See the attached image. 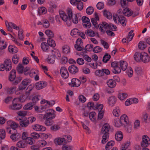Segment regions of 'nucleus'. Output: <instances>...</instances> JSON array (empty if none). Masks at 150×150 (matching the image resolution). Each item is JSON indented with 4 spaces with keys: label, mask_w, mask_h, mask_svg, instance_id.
I'll use <instances>...</instances> for the list:
<instances>
[{
    "label": "nucleus",
    "mask_w": 150,
    "mask_h": 150,
    "mask_svg": "<svg viewBox=\"0 0 150 150\" xmlns=\"http://www.w3.org/2000/svg\"><path fill=\"white\" fill-rule=\"evenodd\" d=\"M6 27L8 31L12 32V28L18 30V35L19 39L21 40H23L24 36L23 34V31L20 29L19 27L17 26L14 23L12 22H8L7 21H5Z\"/></svg>",
    "instance_id": "1"
},
{
    "label": "nucleus",
    "mask_w": 150,
    "mask_h": 150,
    "mask_svg": "<svg viewBox=\"0 0 150 150\" xmlns=\"http://www.w3.org/2000/svg\"><path fill=\"white\" fill-rule=\"evenodd\" d=\"M113 20L115 23L118 24H120L123 26H125L126 24V20L125 18L122 16L115 14L113 15Z\"/></svg>",
    "instance_id": "2"
},
{
    "label": "nucleus",
    "mask_w": 150,
    "mask_h": 150,
    "mask_svg": "<svg viewBox=\"0 0 150 150\" xmlns=\"http://www.w3.org/2000/svg\"><path fill=\"white\" fill-rule=\"evenodd\" d=\"M19 99L15 98L12 101V104L9 106L10 109L13 110H17L21 109L23 107L22 105L19 103Z\"/></svg>",
    "instance_id": "3"
},
{
    "label": "nucleus",
    "mask_w": 150,
    "mask_h": 150,
    "mask_svg": "<svg viewBox=\"0 0 150 150\" xmlns=\"http://www.w3.org/2000/svg\"><path fill=\"white\" fill-rule=\"evenodd\" d=\"M55 111L53 109H48L47 110L43 118L44 119H53L55 117Z\"/></svg>",
    "instance_id": "4"
},
{
    "label": "nucleus",
    "mask_w": 150,
    "mask_h": 150,
    "mask_svg": "<svg viewBox=\"0 0 150 150\" xmlns=\"http://www.w3.org/2000/svg\"><path fill=\"white\" fill-rule=\"evenodd\" d=\"M60 18L65 22V24L68 26H70L71 24V22L70 19L68 18L67 15L64 11H61L59 13Z\"/></svg>",
    "instance_id": "5"
},
{
    "label": "nucleus",
    "mask_w": 150,
    "mask_h": 150,
    "mask_svg": "<svg viewBox=\"0 0 150 150\" xmlns=\"http://www.w3.org/2000/svg\"><path fill=\"white\" fill-rule=\"evenodd\" d=\"M119 62H114L111 63V66L112 68V71L114 74H117L120 72L121 69L119 67Z\"/></svg>",
    "instance_id": "6"
},
{
    "label": "nucleus",
    "mask_w": 150,
    "mask_h": 150,
    "mask_svg": "<svg viewBox=\"0 0 150 150\" xmlns=\"http://www.w3.org/2000/svg\"><path fill=\"white\" fill-rule=\"evenodd\" d=\"M70 3L73 5H77V8L79 10H81L83 8V4L80 0H71Z\"/></svg>",
    "instance_id": "7"
},
{
    "label": "nucleus",
    "mask_w": 150,
    "mask_h": 150,
    "mask_svg": "<svg viewBox=\"0 0 150 150\" xmlns=\"http://www.w3.org/2000/svg\"><path fill=\"white\" fill-rule=\"evenodd\" d=\"M109 27V25L106 22H102L101 23L99 24L98 26V28H99L101 32L103 33H105Z\"/></svg>",
    "instance_id": "8"
},
{
    "label": "nucleus",
    "mask_w": 150,
    "mask_h": 150,
    "mask_svg": "<svg viewBox=\"0 0 150 150\" xmlns=\"http://www.w3.org/2000/svg\"><path fill=\"white\" fill-rule=\"evenodd\" d=\"M29 70V67H26L25 69L22 64H19L17 67V71L19 74L23 73L25 75H27L28 73L27 72Z\"/></svg>",
    "instance_id": "9"
},
{
    "label": "nucleus",
    "mask_w": 150,
    "mask_h": 150,
    "mask_svg": "<svg viewBox=\"0 0 150 150\" xmlns=\"http://www.w3.org/2000/svg\"><path fill=\"white\" fill-rule=\"evenodd\" d=\"M150 144V139L146 135H144L142 137V142L141 145L142 147H147Z\"/></svg>",
    "instance_id": "10"
},
{
    "label": "nucleus",
    "mask_w": 150,
    "mask_h": 150,
    "mask_svg": "<svg viewBox=\"0 0 150 150\" xmlns=\"http://www.w3.org/2000/svg\"><path fill=\"white\" fill-rule=\"evenodd\" d=\"M40 103L42 104H44V105L45 106L44 107V108L45 109L48 107L52 106L55 104V102L54 100L47 101L43 99L41 100Z\"/></svg>",
    "instance_id": "11"
},
{
    "label": "nucleus",
    "mask_w": 150,
    "mask_h": 150,
    "mask_svg": "<svg viewBox=\"0 0 150 150\" xmlns=\"http://www.w3.org/2000/svg\"><path fill=\"white\" fill-rule=\"evenodd\" d=\"M60 72L62 77L65 79L67 78L69 76V74L67 69L64 67H62Z\"/></svg>",
    "instance_id": "12"
},
{
    "label": "nucleus",
    "mask_w": 150,
    "mask_h": 150,
    "mask_svg": "<svg viewBox=\"0 0 150 150\" xmlns=\"http://www.w3.org/2000/svg\"><path fill=\"white\" fill-rule=\"evenodd\" d=\"M47 86V83L44 81H41L37 82L35 85V88L37 90H40L45 88Z\"/></svg>",
    "instance_id": "13"
},
{
    "label": "nucleus",
    "mask_w": 150,
    "mask_h": 150,
    "mask_svg": "<svg viewBox=\"0 0 150 150\" xmlns=\"http://www.w3.org/2000/svg\"><path fill=\"white\" fill-rule=\"evenodd\" d=\"M32 129L36 131L40 132H44L46 130V127L39 124L34 125L32 126Z\"/></svg>",
    "instance_id": "14"
},
{
    "label": "nucleus",
    "mask_w": 150,
    "mask_h": 150,
    "mask_svg": "<svg viewBox=\"0 0 150 150\" xmlns=\"http://www.w3.org/2000/svg\"><path fill=\"white\" fill-rule=\"evenodd\" d=\"M81 84L80 81L76 78H73L71 80V82H69L68 84L71 87H78Z\"/></svg>",
    "instance_id": "15"
},
{
    "label": "nucleus",
    "mask_w": 150,
    "mask_h": 150,
    "mask_svg": "<svg viewBox=\"0 0 150 150\" xmlns=\"http://www.w3.org/2000/svg\"><path fill=\"white\" fill-rule=\"evenodd\" d=\"M3 64L6 68V71H9L11 70L12 68V65L10 59H5L4 61Z\"/></svg>",
    "instance_id": "16"
},
{
    "label": "nucleus",
    "mask_w": 150,
    "mask_h": 150,
    "mask_svg": "<svg viewBox=\"0 0 150 150\" xmlns=\"http://www.w3.org/2000/svg\"><path fill=\"white\" fill-rule=\"evenodd\" d=\"M26 88L20 85L18 86V89L15 91V93L16 95H22L25 92Z\"/></svg>",
    "instance_id": "17"
},
{
    "label": "nucleus",
    "mask_w": 150,
    "mask_h": 150,
    "mask_svg": "<svg viewBox=\"0 0 150 150\" xmlns=\"http://www.w3.org/2000/svg\"><path fill=\"white\" fill-rule=\"evenodd\" d=\"M17 114L18 115L16 117V120L20 121L21 120L22 118L25 117V116L27 115V112L25 111L21 110L17 112Z\"/></svg>",
    "instance_id": "18"
},
{
    "label": "nucleus",
    "mask_w": 150,
    "mask_h": 150,
    "mask_svg": "<svg viewBox=\"0 0 150 150\" xmlns=\"http://www.w3.org/2000/svg\"><path fill=\"white\" fill-rule=\"evenodd\" d=\"M81 18V16L80 14H76L73 15L70 20H72V22L74 24L77 23Z\"/></svg>",
    "instance_id": "19"
},
{
    "label": "nucleus",
    "mask_w": 150,
    "mask_h": 150,
    "mask_svg": "<svg viewBox=\"0 0 150 150\" xmlns=\"http://www.w3.org/2000/svg\"><path fill=\"white\" fill-rule=\"evenodd\" d=\"M7 127L8 129L12 128L15 129L17 128L18 125L13 121H8L7 122Z\"/></svg>",
    "instance_id": "20"
},
{
    "label": "nucleus",
    "mask_w": 150,
    "mask_h": 150,
    "mask_svg": "<svg viewBox=\"0 0 150 150\" xmlns=\"http://www.w3.org/2000/svg\"><path fill=\"white\" fill-rule=\"evenodd\" d=\"M141 61L144 63H147L150 61V56L147 53L142 52Z\"/></svg>",
    "instance_id": "21"
},
{
    "label": "nucleus",
    "mask_w": 150,
    "mask_h": 150,
    "mask_svg": "<svg viewBox=\"0 0 150 150\" xmlns=\"http://www.w3.org/2000/svg\"><path fill=\"white\" fill-rule=\"evenodd\" d=\"M21 137L20 134L16 131L12 134L10 136V138L13 142L18 141Z\"/></svg>",
    "instance_id": "22"
},
{
    "label": "nucleus",
    "mask_w": 150,
    "mask_h": 150,
    "mask_svg": "<svg viewBox=\"0 0 150 150\" xmlns=\"http://www.w3.org/2000/svg\"><path fill=\"white\" fill-rule=\"evenodd\" d=\"M67 141L64 138L58 137L55 138L54 140V143L57 145H62L67 143Z\"/></svg>",
    "instance_id": "23"
},
{
    "label": "nucleus",
    "mask_w": 150,
    "mask_h": 150,
    "mask_svg": "<svg viewBox=\"0 0 150 150\" xmlns=\"http://www.w3.org/2000/svg\"><path fill=\"white\" fill-rule=\"evenodd\" d=\"M68 70L70 73L75 74L78 72L79 69L76 66L71 65L69 67Z\"/></svg>",
    "instance_id": "24"
},
{
    "label": "nucleus",
    "mask_w": 150,
    "mask_h": 150,
    "mask_svg": "<svg viewBox=\"0 0 150 150\" xmlns=\"http://www.w3.org/2000/svg\"><path fill=\"white\" fill-rule=\"evenodd\" d=\"M116 100L117 99L116 98L113 96L109 97L107 99L108 103L111 106H113L115 105Z\"/></svg>",
    "instance_id": "25"
},
{
    "label": "nucleus",
    "mask_w": 150,
    "mask_h": 150,
    "mask_svg": "<svg viewBox=\"0 0 150 150\" xmlns=\"http://www.w3.org/2000/svg\"><path fill=\"white\" fill-rule=\"evenodd\" d=\"M20 122V125L21 127H26L28 126L29 125L28 121V120L27 118L26 117L22 118Z\"/></svg>",
    "instance_id": "26"
},
{
    "label": "nucleus",
    "mask_w": 150,
    "mask_h": 150,
    "mask_svg": "<svg viewBox=\"0 0 150 150\" xmlns=\"http://www.w3.org/2000/svg\"><path fill=\"white\" fill-rule=\"evenodd\" d=\"M142 55V52H136L134 56V60L137 62H140L141 61Z\"/></svg>",
    "instance_id": "27"
},
{
    "label": "nucleus",
    "mask_w": 150,
    "mask_h": 150,
    "mask_svg": "<svg viewBox=\"0 0 150 150\" xmlns=\"http://www.w3.org/2000/svg\"><path fill=\"white\" fill-rule=\"evenodd\" d=\"M120 119L123 125L127 124L129 123L128 117L125 114H124L121 116Z\"/></svg>",
    "instance_id": "28"
},
{
    "label": "nucleus",
    "mask_w": 150,
    "mask_h": 150,
    "mask_svg": "<svg viewBox=\"0 0 150 150\" xmlns=\"http://www.w3.org/2000/svg\"><path fill=\"white\" fill-rule=\"evenodd\" d=\"M123 135L121 131H117L115 134V139L118 141H121L123 138Z\"/></svg>",
    "instance_id": "29"
},
{
    "label": "nucleus",
    "mask_w": 150,
    "mask_h": 150,
    "mask_svg": "<svg viewBox=\"0 0 150 150\" xmlns=\"http://www.w3.org/2000/svg\"><path fill=\"white\" fill-rule=\"evenodd\" d=\"M122 12L125 16H131L133 13L132 11L127 7L124 8Z\"/></svg>",
    "instance_id": "30"
},
{
    "label": "nucleus",
    "mask_w": 150,
    "mask_h": 150,
    "mask_svg": "<svg viewBox=\"0 0 150 150\" xmlns=\"http://www.w3.org/2000/svg\"><path fill=\"white\" fill-rule=\"evenodd\" d=\"M138 47L139 50H144L146 48L147 45L144 41H141L138 44Z\"/></svg>",
    "instance_id": "31"
},
{
    "label": "nucleus",
    "mask_w": 150,
    "mask_h": 150,
    "mask_svg": "<svg viewBox=\"0 0 150 150\" xmlns=\"http://www.w3.org/2000/svg\"><path fill=\"white\" fill-rule=\"evenodd\" d=\"M16 77V72L15 70H12L10 73L9 77V80L12 81H14Z\"/></svg>",
    "instance_id": "32"
},
{
    "label": "nucleus",
    "mask_w": 150,
    "mask_h": 150,
    "mask_svg": "<svg viewBox=\"0 0 150 150\" xmlns=\"http://www.w3.org/2000/svg\"><path fill=\"white\" fill-rule=\"evenodd\" d=\"M113 115L116 117H118L121 114L120 109L118 107H115L112 111Z\"/></svg>",
    "instance_id": "33"
},
{
    "label": "nucleus",
    "mask_w": 150,
    "mask_h": 150,
    "mask_svg": "<svg viewBox=\"0 0 150 150\" xmlns=\"http://www.w3.org/2000/svg\"><path fill=\"white\" fill-rule=\"evenodd\" d=\"M40 47L43 52H47L49 50V45L47 42H44L41 43Z\"/></svg>",
    "instance_id": "34"
},
{
    "label": "nucleus",
    "mask_w": 150,
    "mask_h": 150,
    "mask_svg": "<svg viewBox=\"0 0 150 150\" xmlns=\"http://www.w3.org/2000/svg\"><path fill=\"white\" fill-rule=\"evenodd\" d=\"M107 83L108 86L110 88H114L116 85L115 81L112 79L108 80L107 82Z\"/></svg>",
    "instance_id": "35"
},
{
    "label": "nucleus",
    "mask_w": 150,
    "mask_h": 150,
    "mask_svg": "<svg viewBox=\"0 0 150 150\" xmlns=\"http://www.w3.org/2000/svg\"><path fill=\"white\" fill-rule=\"evenodd\" d=\"M110 129V125L108 124H105L102 128V133H109Z\"/></svg>",
    "instance_id": "36"
},
{
    "label": "nucleus",
    "mask_w": 150,
    "mask_h": 150,
    "mask_svg": "<svg viewBox=\"0 0 150 150\" xmlns=\"http://www.w3.org/2000/svg\"><path fill=\"white\" fill-rule=\"evenodd\" d=\"M89 118L91 121L93 122H96V114L94 112H91L89 114Z\"/></svg>",
    "instance_id": "37"
},
{
    "label": "nucleus",
    "mask_w": 150,
    "mask_h": 150,
    "mask_svg": "<svg viewBox=\"0 0 150 150\" xmlns=\"http://www.w3.org/2000/svg\"><path fill=\"white\" fill-rule=\"evenodd\" d=\"M34 104L31 102H29L26 104L23 107V109L26 110H30L33 108Z\"/></svg>",
    "instance_id": "38"
},
{
    "label": "nucleus",
    "mask_w": 150,
    "mask_h": 150,
    "mask_svg": "<svg viewBox=\"0 0 150 150\" xmlns=\"http://www.w3.org/2000/svg\"><path fill=\"white\" fill-rule=\"evenodd\" d=\"M16 146L19 148H24L26 146V142L24 140H21L17 142Z\"/></svg>",
    "instance_id": "39"
},
{
    "label": "nucleus",
    "mask_w": 150,
    "mask_h": 150,
    "mask_svg": "<svg viewBox=\"0 0 150 150\" xmlns=\"http://www.w3.org/2000/svg\"><path fill=\"white\" fill-rule=\"evenodd\" d=\"M130 144V142H127L122 144L120 147V150H130L128 149Z\"/></svg>",
    "instance_id": "40"
},
{
    "label": "nucleus",
    "mask_w": 150,
    "mask_h": 150,
    "mask_svg": "<svg viewBox=\"0 0 150 150\" xmlns=\"http://www.w3.org/2000/svg\"><path fill=\"white\" fill-rule=\"evenodd\" d=\"M115 142L114 141L111 140L109 141L106 144L105 146L106 150H109L114 145Z\"/></svg>",
    "instance_id": "41"
},
{
    "label": "nucleus",
    "mask_w": 150,
    "mask_h": 150,
    "mask_svg": "<svg viewBox=\"0 0 150 150\" xmlns=\"http://www.w3.org/2000/svg\"><path fill=\"white\" fill-rule=\"evenodd\" d=\"M52 53L53 57L54 58L59 59L61 56L60 53L59 51L57 50L54 49L52 51Z\"/></svg>",
    "instance_id": "42"
},
{
    "label": "nucleus",
    "mask_w": 150,
    "mask_h": 150,
    "mask_svg": "<svg viewBox=\"0 0 150 150\" xmlns=\"http://www.w3.org/2000/svg\"><path fill=\"white\" fill-rule=\"evenodd\" d=\"M119 65L122 70L125 71L127 67V62L124 61H120L119 62Z\"/></svg>",
    "instance_id": "43"
},
{
    "label": "nucleus",
    "mask_w": 150,
    "mask_h": 150,
    "mask_svg": "<svg viewBox=\"0 0 150 150\" xmlns=\"http://www.w3.org/2000/svg\"><path fill=\"white\" fill-rule=\"evenodd\" d=\"M8 49L10 52L14 53H17L18 51V49L16 47L12 45H9Z\"/></svg>",
    "instance_id": "44"
},
{
    "label": "nucleus",
    "mask_w": 150,
    "mask_h": 150,
    "mask_svg": "<svg viewBox=\"0 0 150 150\" xmlns=\"http://www.w3.org/2000/svg\"><path fill=\"white\" fill-rule=\"evenodd\" d=\"M114 125L115 127H120L124 125L120 119L118 120L117 119L114 120Z\"/></svg>",
    "instance_id": "45"
},
{
    "label": "nucleus",
    "mask_w": 150,
    "mask_h": 150,
    "mask_svg": "<svg viewBox=\"0 0 150 150\" xmlns=\"http://www.w3.org/2000/svg\"><path fill=\"white\" fill-rule=\"evenodd\" d=\"M62 50L63 52L65 54H68L70 52V48L67 45L63 46L62 47Z\"/></svg>",
    "instance_id": "46"
},
{
    "label": "nucleus",
    "mask_w": 150,
    "mask_h": 150,
    "mask_svg": "<svg viewBox=\"0 0 150 150\" xmlns=\"http://www.w3.org/2000/svg\"><path fill=\"white\" fill-rule=\"evenodd\" d=\"M7 46V44L6 42L0 38V50H3Z\"/></svg>",
    "instance_id": "47"
},
{
    "label": "nucleus",
    "mask_w": 150,
    "mask_h": 150,
    "mask_svg": "<svg viewBox=\"0 0 150 150\" xmlns=\"http://www.w3.org/2000/svg\"><path fill=\"white\" fill-rule=\"evenodd\" d=\"M103 135L101 142L102 144H104L108 140V139L109 136V133H103Z\"/></svg>",
    "instance_id": "48"
},
{
    "label": "nucleus",
    "mask_w": 150,
    "mask_h": 150,
    "mask_svg": "<svg viewBox=\"0 0 150 150\" xmlns=\"http://www.w3.org/2000/svg\"><path fill=\"white\" fill-rule=\"evenodd\" d=\"M79 30L76 28H74L72 30L71 32V35L74 37H76L79 36Z\"/></svg>",
    "instance_id": "49"
},
{
    "label": "nucleus",
    "mask_w": 150,
    "mask_h": 150,
    "mask_svg": "<svg viewBox=\"0 0 150 150\" xmlns=\"http://www.w3.org/2000/svg\"><path fill=\"white\" fill-rule=\"evenodd\" d=\"M127 95L125 93H119L118 97L121 100H125L127 97Z\"/></svg>",
    "instance_id": "50"
},
{
    "label": "nucleus",
    "mask_w": 150,
    "mask_h": 150,
    "mask_svg": "<svg viewBox=\"0 0 150 150\" xmlns=\"http://www.w3.org/2000/svg\"><path fill=\"white\" fill-rule=\"evenodd\" d=\"M31 81L30 79H25L22 81L21 84L20 85L26 88V86L30 83Z\"/></svg>",
    "instance_id": "51"
},
{
    "label": "nucleus",
    "mask_w": 150,
    "mask_h": 150,
    "mask_svg": "<svg viewBox=\"0 0 150 150\" xmlns=\"http://www.w3.org/2000/svg\"><path fill=\"white\" fill-rule=\"evenodd\" d=\"M47 144V142L44 140H41L38 141L37 142L38 146L40 147H43L45 146Z\"/></svg>",
    "instance_id": "52"
},
{
    "label": "nucleus",
    "mask_w": 150,
    "mask_h": 150,
    "mask_svg": "<svg viewBox=\"0 0 150 150\" xmlns=\"http://www.w3.org/2000/svg\"><path fill=\"white\" fill-rule=\"evenodd\" d=\"M134 35L133 30H131L129 33L128 35L126 37L127 42H128L132 40Z\"/></svg>",
    "instance_id": "53"
},
{
    "label": "nucleus",
    "mask_w": 150,
    "mask_h": 150,
    "mask_svg": "<svg viewBox=\"0 0 150 150\" xmlns=\"http://www.w3.org/2000/svg\"><path fill=\"white\" fill-rule=\"evenodd\" d=\"M47 62L51 64H54L55 61V58L52 55H48L47 59Z\"/></svg>",
    "instance_id": "54"
},
{
    "label": "nucleus",
    "mask_w": 150,
    "mask_h": 150,
    "mask_svg": "<svg viewBox=\"0 0 150 150\" xmlns=\"http://www.w3.org/2000/svg\"><path fill=\"white\" fill-rule=\"evenodd\" d=\"M86 35L90 37H93L95 35V33L94 31L91 30H87L85 32Z\"/></svg>",
    "instance_id": "55"
},
{
    "label": "nucleus",
    "mask_w": 150,
    "mask_h": 150,
    "mask_svg": "<svg viewBox=\"0 0 150 150\" xmlns=\"http://www.w3.org/2000/svg\"><path fill=\"white\" fill-rule=\"evenodd\" d=\"M103 13L104 16L108 19H110L112 18V14L106 10H104Z\"/></svg>",
    "instance_id": "56"
},
{
    "label": "nucleus",
    "mask_w": 150,
    "mask_h": 150,
    "mask_svg": "<svg viewBox=\"0 0 150 150\" xmlns=\"http://www.w3.org/2000/svg\"><path fill=\"white\" fill-rule=\"evenodd\" d=\"M41 136L44 139H46L48 138L51 139L52 137V135L50 133L45 134L43 133H41Z\"/></svg>",
    "instance_id": "57"
},
{
    "label": "nucleus",
    "mask_w": 150,
    "mask_h": 150,
    "mask_svg": "<svg viewBox=\"0 0 150 150\" xmlns=\"http://www.w3.org/2000/svg\"><path fill=\"white\" fill-rule=\"evenodd\" d=\"M125 126V130L127 132L130 133L131 132L132 128V125L129 123H128Z\"/></svg>",
    "instance_id": "58"
},
{
    "label": "nucleus",
    "mask_w": 150,
    "mask_h": 150,
    "mask_svg": "<svg viewBox=\"0 0 150 150\" xmlns=\"http://www.w3.org/2000/svg\"><path fill=\"white\" fill-rule=\"evenodd\" d=\"M47 42L49 45L52 47H54L56 44L55 41L51 38H49L47 40Z\"/></svg>",
    "instance_id": "59"
},
{
    "label": "nucleus",
    "mask_w": 150,
    "mask_h": 150,
    "mask_svg": "<svg viewBox=\"0 0 150 150\" xmlns=\"http://www.w3.org/2000/svg\"><path fill=\"white\" fill-rule=\"evenodd\" d=\"M30 136L33 139H38L40 137V134L39 133L35 132L32 133L30 134Z\"/></svg>",
    "instance_id": "60"
},
{
    "label": "nucleus",
    "mask_w": 150,
    "mask_h": 150,
    "mask_svg": "<svg viewBox=\"0 0 150 150\" xmlns=\"http://www.w3.org/2000/svg\"><path fill=\"white\" fill-rule=\"evenodd\" d=\"M37 71L34 69H32L30 71V69L27 71V72L28 73V74L27 75H29L30 77H34L35 75L37 74Z\"/></svg>",
    "instance_id": "61"
},
{
    "label": "nucleus",
    "mask_w": 150,
    "mask_h": 150,
    "mask_svg": "<svg viewBox=\"0 0 150 150\" xmlns=\"http://www.w3.org/2000/svg\"><path fill=\"white\" fill-rule=\"evenodd\" d=\"M143 117L144 121L146 123L149 122L150 120V118L148 114L147 113H145L143 115Z\"/></svg>",
    "instance_id": "62"
},
{
    "label": "nucleus",
    "mask_w": 150,
    "mask_h": 150,
    "mask_svg": "<svg viewBox=\"0 0 150 150\" xmlns=\"http://www.w3.org/2000/svg\"><path fill=\"white\" fill-rule=\"evenodd\" d=\"M38 11L39 13L45 14L47 12V10L45 7L42 6L38 8Z\"/></svg>",
    "instance_id": "63"
},
{
    "label": "nucleus",
    "mask_w": 150,
    "mask_h": 150,
    "mask_svg": "<svg viewBox=\"0 0 150 150\" xmlns=\"http://www.w3.org/2000/svg\"><path fill=\"white\" fill-rule=\"evenodd\" d=\"M94 9L91 6H89L86 9V13L88 15H91L93 12Z\"/></svg>",
    "instance_id": "64"
}]
</instances>
